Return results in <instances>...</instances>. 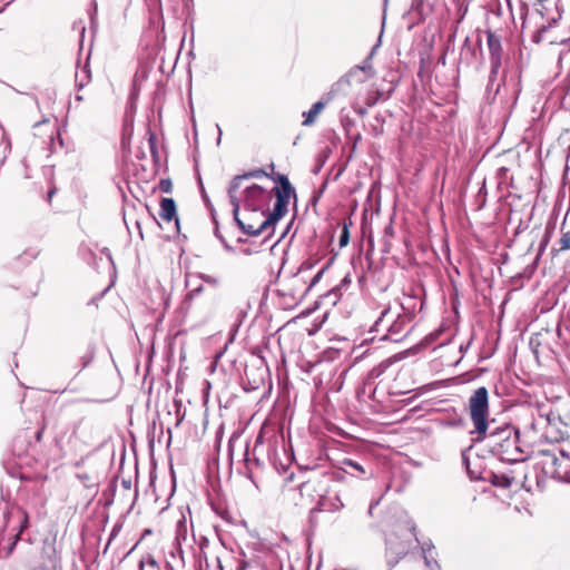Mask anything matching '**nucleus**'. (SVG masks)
I'll return each instance as SVG.
<instances>
[{
  "instance_id": "11",
  "label": "nucleus",
  "mask_w": 570,
  "mask_h": 570,
  "mask_svg": "<svg viewBox=\"0 0 570 570\" xmlns=\"http://www.w3.org/2000/svg\"><path fill=\"white\" fill-rule=\"evenodd\" d=\"M570 250V226L563 222L561 226V237L559 240L551 247V255L553 257L558 256L562 252Z\"/></svg>"
},
{
  "instance_id": "21",
  "label": "nucleus",
  "mask_w": 570,
  "mask_h": 570,
  "mask_svg": "<svg viewBox=\"0 0 570 570\" xmlns=\"http://www.w3.org/2000/svg\"><path fill=\"white\" fill-rule=\"evenodd\" d=\"M348 240H350V233H348L347 226L345 225L340 235V246L341 247L346 246L348 244Z\"/></svg>"
},
{
  "instance_id": "31",
  "label": "nucleus",
  "mask_w": 570,
  "mask_h": 570,
  "mask_svg": "<svg viewBox=\"0 0 570 570\" xmlns=\"http://www.w3.org/2000/svg\"><path fill=\"white\" fill-rule=\"evenodd\" d=\"M356 70H363L368 72V77L373 75L372 67L371 66H364V67H356Z\"/></svg>"
},
{
  "instance_id": "33",
  "label": "nucleus",
  "mask_w": 570,
  "mask_h": 570,
  "mask_svg": "<svg viewBox=\"0 0 570 570\" xmlns=\"http://www.w3.org/2000/svg\"><path fill=\"white\" fill-rule=\"evenodd\" d=\"M498 73H493V66H491L490 75H489V81L492 82Z\"/></svg>"
},
{
  "instance_id": "16",
  "label": "nucleus",
  "mask_w": 570,
  "mask_h": 570,
  "mask_svg": "<svg viewBox=\"0 0 570 570\" xmlns=\"http://www.w3.org/2000/svg\"><path fill=\"white\" fill-rule=\"evenodd\" d=\"M423 559L426 568L430 570H441V566L433 554L426 553L425 547H423Z\"/></svg>"
},
{
  "instance_id": "29",
  "label": "nucleus",
  "mask_w": 570,
  "mask_h": 570,
  "mask_svg": "<svg viewBox=\"0 0 570 570\" xmlns=\"http://www.w3.org/2000/svg\"><path fill=\"white\" fill-rule=\"evenodd\" d=\"M542 453H543L544 455H549V456H551V463H552V465H554V466H556V465L558 464V458H557L553 453H551L550 451H543Z\"/></svg>"
},
{
  "instance_id": "19",
  "label": "nucleus",
  "mask_w": 570,
  "mask_h": 570,
  "mask_svg": "<svg viewBox=\"0 0 570 570\" xmlns=\"http://www.w3.org/2000/svg\"><path fill=\"white\" fill-rule=\"evenodd\" d=\"M159 189L163 193L169 194L173 190V183L169 178L161 179L159 181Z\"/></svg>"
},
{
  "instance_id": "14",
  "label": "nucleus",
  "mask_w": 570,
  "mask_h": 570,
  "mask_svg": "<svg viewBox=\"0 0 570 570\" xmlns=\"http://www.w3.org/2000/svg\"><path fill=\"white\" fill-rule=\"evenodd\" d=\"M554 227L556 225L553 223H549L547 226H546V230H544V235L540 242V246H539V252H538V256L542 255V253L546 250L549 242H550V238L552 236V233L554 230Z\"/></svg>"
},
{
  "instance_id": "5",
  "label": "nucleus",
  "mask_w": 570,
  "mask_h": 570,
  "mask_svg": "<svg viewBox=\"0 0 570 570\" xmlns=\"http://www.w3.org/2000/svg\"><path fill=\"white\" fill-rule=\"evenodd\" d=\"M277 181L279 183V187H274L272 191L275 193L276 203L274 205V218H282L287 213V206L289 203V198L292 195L295 196V190L292 187L287 176L278 174Z\"/></svg>"
},
{
  "instance_id": "7",
  "label": "nucleus",
  "mask_w": 570,
  "mask_h": 570,
  "mask_svg": "<svg viewBox=\"0 0 570 570\" xmlns=\"http://www.w3.org/2000/svg\"><path fill=\"white\" fill-rule=\"evenodd\" d=\"M233 216H234V220L236 222L237 226L243 230L244 234H247L249 236H258L261 235L262 233H264L265 230H267L269 227H274V225L281 219V218H275V219H272L274 218V209L268 213L266 215V218L264 219V222H262L259 224V226H255L253 224H245L240 218H239V210L236 213L235 212V206H233Z\"/></svg>"
},
{
  "instance_id": "12",
  "label": "nucleus",
  "mask_w": 570,
  "mask_h": 570,
  "mask_svg": "<svg viewBox=\"0 0 570 570\" xmlns=\"http://www.w3.org/2000/svg\"><path fill=\"white\" fill-rule=\"evenodd\" d=\"M159 216L161 217L163 220H166V222H170V220L175 219L176 225L178 226L176 203L173 198H163L161 199Z\"/></svg>"
},
{
  "instance_id": "47",
  "label": "nucleus",
  "mask_w": 570,
  "mask_h": 570,
  "mask_svg": "<svg viewBox=\"0 0 570 570\" xmlns=\"http://www.w3.org/2000/svg\"><path fill=\"white\" fill-rule=\"evenodd\" d=\"M462 458H463L464 461L466 460V456H465L464 452L462 453Z\"/></svg>"
},
{
  "instance_id": "27",
  "label": "nucleus",
  "mask_w": 570,
  "mask_h": 570,
  "mask_svg": "<svg viewBox=\"0 0 570 570\" xmlns=\"http://www.w3.org/2000/svg\"><path fill=\"white\" fill-rule=\"evenodd\" d=\"M145 562H147L153 568H158V562L151 554L147 556Z\"/></svg>"
},
{
  "instance_id": "44",
  "label": "nucleus",
  "mask_w": 570,
  "mask_h": 570,
  "mask_svg": "<svg viewBox=\"0 0 570 570\" xmlns=\"http://www.w3.org/2000/svg\"><path fill=\"white\" fill-rule=\"evenodd\" d=\"M82 99H83L82 96H79V95L76 96L77 101H81Z\"/></svg>"
},
{
  "instance_id": "2",
  "label": "nucleus",
  "mask_w": 570,
  "mask_h": 570,
  "mask_svg": "<svg viewBox=\"0 0 570 570\" xmlns=\"http://www.w3.org/2000/svg\"><path fill=\"white\" fill-rule=\"evenodd\" d=\"M469 413L476 435H484L489 429V392L485 386L478 387L469 399Z\"/></svg>"
},
{
  "instance_id": "35",
  "label": "nucleus",
  "mask_w": 570,
  "mask_h": 570,
  "mask_svg": "<svg viewBox=\"0 0 570 570\" xmlns=\"http://www.w3.org/2000/svg\"><path fill=\"white\" fill-rule=\"evenodd\" d=\"M122 487L125 489L129 490L131 487V482L129 480H122Z\"/></svg>"
},
{
  "instance_id": "3",
  "label": "nucleus",
  "mask_w": 570,
  "mask_h": 570,
  "mask_svg": "<svg viewBox=\"0 0 570 570\" xmlns=\"http://www.w3.org/2000/svg\"><path fill=\"white\" fill-rule=\"evenodd\" d=\"M410 322V315L401 313L393 314L391 307H386L382 311L381 316L374 324V327L376 331H380V328L386 330L384 338L393 342H401L410 332L407 330Z\"/></svg>"
},
{
  "instance_id": "30",
  "label": "nucleus",
  "mask_w": 570,
  "mask_h": 570,
  "mask_svg": "<svg viewBox=\"0 0 570 570\" xmlns=\"http://www.w3.org/2000/svg\"><path fill=\"white\" fill-rule=\"evenodd\" d=\"M381 373H382V371H381V370H379V368H373V370L368 373V377H370V379L377 377Z\"/></svg>"
},
{
  "instance_id": "8",
  "label": "nucleus",
  "mask_w": 570,
  "mask_h": 570,
  "mask_svg": "<svg viewBox=\"0 0 570 570\" xmlns=\"http://www.w3.org/2000/svg\"><path fill=\"white\" fill-rule=\"evenodd\" d=\"M233 216H234V220L236 222L237 226L243 230L244 234H247L249 236H258L261 235L262 233H264L265 230H267L269 227H274V225L281 219V218H275V219H272L274 218V209L268 213L266 215V218L264 219V222H262L259 224V226H255L253 224H245L240 218H239V210L236 213L235 212V206H233Z\"/></svg>"
},
{
  "instance_id": "15",
  "label": "nucleus",
  "mask_w": 570,
  "mask_h": 570,
  "mask_svg": "<svg viewBox=\"0 0 570 570\" xmlns=\"http://www.w3.org/2000/svg\"><path fill=\"white\" fill-rule=\"evenodd\" d=\"M95 354V347L89 346L86 353L80 357V368L78 370V372H81L94 361Z\"/></svg>"
},
{
  "instance_id": "17",
  "label": "nucleus",
  "mask_w": 570,
  "mask_h": 570,
  "mask_svg": "<svg viewBox=\"0 0 570 570\" xmlns=\"http://www.w3.org/2000/svg\"><path fill=\"white\" fill-rule=\"evenodd\" d=\"M342 463L345 466L351 468L353 470L350 472L352 475H356L355 472H357L358 474H365V469L356 461L345 459Z\"/></svg>"
},
{
  "instance_id": "6",
  "label": "nucleus",
  "mask_w": 570,
  "mask_h": 570,
  "mask_svg": "<svg viewBox=\"0 0 570 570\" xmlns=\"http://www.w3.org/2000/svg\"><path fill=\"white\" fill-rule=\"evenodd\" d=\"M263 176H268L267 173L263 168L254 169L247 171L243 175L235 176L228 187V197L232 206H235V212L237 213L240 208V198L237 194L238 189L242 186L243 180L250 178H262Z\"/></svg>"
},
{
  "instance_id": "48",
  "label": "nucleus",
  "mask_w": 570,
  "mask_h": 570,
  "mask_svg": "<svg viewBox=\"0 0 570 570\" xmlns=\"http://www.w3.org/2000/svg\"><path fill=\"white\" fill-rule=\"evenodd\" d=\"M360 114H361V115H364V114H365V110L361 109V110H360Z\"/></svg>"
},
{
  "instance_id": "43",
  "label": "nucleus",
  "mask_w": 570,
  "mask_h": 570,
  "mask_svg": "<svg viewBox=\"0 0 570 570\" xmlns=\"http://www.w3.org/2000/svg\"><path fill=\"white\" fill-rule=\"evenodd\" d=\"M77 86L79 87V89H81L85 86V83L82 81H80L77 83Z\"/></svg>"
},
{
  "instance_id": "32",
  "label": "nucleus",
  "mask_w": 570,
  "mask_h": 570,
  "mask_svg": "<svg viewBox=\"0 0 570 570\" xmlns=\"http://www.w3.org/2000/svg\"><path fill=\"white\" fill-rule=\"evenodd\" d=\"M215 236H216L217 238H219V239L222 240V243L226 244L225 238H224V237H223V235L220 234V232H219V228H218V225H217V224H216V228H215ZM225 246L227 247V245H225Z\"/></svg>"
},
{
  "instance_id": "26",
  "label": "nucleus",
  "mask_w": 570,
  "mask_h": 570,
  "mask_svg": "<svg viewBox=\"0 0 570 570\" xmlns=\"http://www.w3.org/2000/svg\"><path fill=\"white\" fill-rule=\"evenodd\" d=\"M423 547H425L426 553L433 554L434 546H433L431 540L425 541V542L422 543V547H421L422 550H423Z\"/></svg>"
},
{
  "instance_id": "28",
  "label": "nucleus",
  "mask_w": 570,
  "mask_h": 570,
  "mask_svg": "<svg viewBox=\"0 0 570 570\" xmlns=\"http://www.w3.org/2000/svg\"><path fill=\"white\" fill-rule=\"evenodd\" d=\"M324 273V268H322L312 279L311 284H309V287L314 286L316 283L320 282L322 275Z\"/></svg>"
},
{
  "instance_id": "18",
  "label": "nucleus",
  "mask_w": 570,
  "mask_h": 570,
  "mask_svg": "<svg viewBox=\"0 0 570 570\" xmlns=\"http://www.w3.org/2000/svg\"><path fill=\"white\" fill-rule=\"evenodd\" d=\"M198 277L202 281H204L205 283H207L214 287L218 286V284H219V279L217 277L208 275V274L199 273Z\"/></svg>"
},
{
  "instance_id": "22",
  "label": "nucleus",
  "mask_w": 570,
  "mask_h": 570,
  "mask_svg": "<svg viewBox=\"0 0 570 570\" xmlns=\"http://www.w3.org/2000/svg\"><path fill=\"white\" fill-rule=\"evenodd\" d=\"M495 479H500V481H494V484L502 485L504 488H509L512 484V479L507 475L495 476Z\"/></svg>"
},
{
  "instance_id": "20",
  "label": "nucleus",
  "mask_w": 570,
  "mask_h": 570,
  "mask_svg": "<svg viewBox=\"0 0 570 570\" xmlns=\"http://www.w3.org/2000/svg\"><path fill=\"white\" fill-rule=\"evenodd\" d=\"M549 26H542L538 29V31L533 35L534 42H541L544 39V33L549 30Z\"/></svg>"
},
{
  "instance_id": "1",
  "label": "nucleus",
  "mask_w": 570,
  "mask_h": 570,
  "mask_svg": "<svg viewBox=\"0 0 570 570\" xmlns=\"http://www.w3.org/2000/svg\"><path fill=\"white\" fill-rule=\"evenodd\" d=\"M475 441H485L490 451L501 461L518 463L525 460L524 451L520 445L519 430L512 424L493 428L484 435H476Z\"/></svg>"
},
{
  "instance_id": "41",
  "label": "nucleus",
  "mask_w": 570,
  "mask_h": 570,
  "mask_svg": "<svg viewBox=\"0 0 570 570\" xmlns=\"http://www.w3.org/2000/svg\"><path fill=\"white\" fill-rule=\"evenodd\" d=\"M560 454H561L563 458H569L568 453H567L564 450H560Z\"/></svg>"
},
{
  "instance_id": "40",
  "label": "nucleus",
  "mask_w": 570,
  "mask_h": 570,
  "mask_svg": "<svg viewBox=\"0 0 570 570\" xmlns=\"http://www.w3.org/2000/svg\"><path fill=\"white\" fill-rule=\"evenodd\" d=\"M145 568V559H141L138 564V570H144Z\"/></svg>"
},
{
  "instance_id": "46",
  "label": "nucleus",
  "mask_w": 570,
  "mask_h": 570,
  "mask_svg": "<svg viewBox=\"0 0 570 570\" xmlns=\"http://www.w3.org/2000/svg\"><path fill=\"white\" fill-rule=\"evenodd\" d=\"M261 440H262V435H259V436L257 438V440H256V444H257L258 442H261Z\"/></svg>"
},
{
  "instance_id": "45",
  "label": "nucleus",
  "mask_w": 570,
  "mask_h": 570,
  "mask_svg": "<svg viewBox=\"0 0 570 570\" xmlns=\"http://www.w3.org/2000/svg\"><path fill=\"white\" fill-rule=\"evenodd\" d=\"M97 12V2H94V13Z\"/></svg>"
},
{
  "instance_id": "13",
  "label": "nucleus",
  "mask_w": 570,
  "mask_h": 570,
  "mask_svg": "<svg viewBox=\"0 0 570 570\" xmlns=\"http://www.w3.org/2000/svg\"><path fill=\"white\" fill-rule=\"evenodd\" d=\"M325 108V104L323 101L315 102L308 111H305L303 116L305 117L303 125L311 126L314 124L316 117L322 112Z\"/></svg>"
},
{
  "instance_id": "24",
  "label": "nucleus",
  "mask_w": 570,
  "mask_h": 570,
  "mask_svg": "<svg viewBox=\"0 0 570 570\" xmlns=\"http://www.w3.org/2000/svg\"><path fill=\"white\" fill-rule=\"evenodd\" d=\"M562 45L564 46V48L559 53V61L560 62H562L563 60L570 58V47L566 48V43H563V42H562Z\"/></svg>"
},
{
  "instance_id": "23",
  "label": "nucleus",
  "mask_w": 570,
  "mask_h": 570,
  "mask_svg": "<svg viewBox=\"0 0 570 570\" xmlns=\"http://www.w3.org/2000/svg\"><path fill=\"white\" fill-rule=\"evenodd\" d=\"M204 291V286L199 285L198 287L194 288L186 295L187 301H191L195 297H197L202 292Z\"/></svg>"
},
{
  "instance_id": "39",
  "label": "nucleus",
  "mask_w": 570,
  "mask_h": 570,
  "mask_svg": "<svg viewBox=\"0 0 570 570\" xmlns=\"http://www.w3.org/2000/svg\"><path fill=\"white\" fill-rule=\"evenodd\" d=\"M102 253L107 255V257H108V259H109L110 262H112L111 254H110V252H109V249H108V248H104V249H102Z\"/></svg>"
},
{
  "instance_id": "38",
  "label": "nucleus",
  "mask_w": 570,
  "mask_h": 570,
  "mask_svg": "<svg viewBox=\"0 0 570 570\" xmlns=\"http://www.w3.org/2000/svg\"><path fill=\"white\" fill-rule=\"evenodd\" d=\"M393 234V227L391 225L385 227V235H392Z\"/></svg>"
},
{
  "instance_id": "34",
  "label": "nucleus",
  "mask_w": 570,
  "mask_h": 570,
  "mask_svg": "<svg viewBox=\"0 0 570 570\" xmlns=\"http://www.w3.org/2000/svg\"><path fill=\"white\" fill-rule=\"evenodd\" d=\"M527 226H523L522 222H520L519 226L517 227L515 229V234H519L521 233L523 229H525Z\"/></svg>"
},
{
  "instance_id": "25",
  "label": "nucleus",
  "mask_w": 570,
  "mask_h": 570,
  "mask_svg": "<svg viewBox=\"0 0 570 570\" xmlns=\"http://www.w3.org/2000/svg\"><path fill=\"white\" fill-rule=\"evenodd\" d=\"M379 101V97L374 95V92H370L366 97V106L372 107Z\"/></svg>"
},
{
  "instance_id": "36",
  "label": "nucleus",
  "mask_w": 570,
  "mask_h": 570,
  "mask_svg": "<svg viewBox=\"0 0 570 570\" xmlns=\"http://www.w3.org/2000/svg\"><path fill=\"white\" fill-rule=\"evenodd\" d=\"M452 426H461L463 424V420L462 419H459L458 421H454L452 423H450Z\"/></svg>"
},
{
  "instance_id": "10",
  "label": "nucleus",
  "mask_w": 570,
  "mask_h": 570,
  "mask_svg": "<svg viewBox=\"0 0 570 570\" xmlns=\"http://www.w3.org/2000/svg\"><path fill=\"white\" fill-rule=\"evenodd\" d=\"M344 508V503L342 502L338 495L334 497H321L316 507L312 509V513L314 512H337Z\"/></svg>"
},
{
  "instance_id": "37",
  "label": "nucleus",
  "mask_w": 570,
  "mask_h": 570,
  "mask_svg": "<svg viewBox=\"0 0 570 570\" xmlns=\"http://www.w3.org/2000/svg\"><path fill=\"white\" fill-rule=\"evenodd\" d=\"M150 144H151V153H153L154 155H156V154H157V151H156L155 146H154V135H151V136H150Z\"/></svg>"
},
{
  "instance_id": "4",
  "label": "nucleus",
  "mask_w": 570,
  "mask_h": 570,
  "mask_svg": "<svg viewBox=\"0 0 570 570\" xmlns=\"http://www.w3.org/2000/svg\"><path fill=\"white\" fill-rule=\"evenodd\" d=\"M271 198V193L256 184L247 186L243 190L244 208L253 213L261 212L264 216L267 215L265 207L268 205Z\"/></svg>"
},
{
  "instance_id": "9",
  "label": "nucleus",
  "mask_w": 570,
  "mask_h": 570,
  "mask_svg": "<svg viewBox=\"0 0 570 570\" xmlns=\"http://www.w3.org/2000/svg\"><path fill=\"white\" fill-rule=\"evenodd\" d=\"M487 43L490 52V63L493 66V73H498L502 63L501 39L492 31L487 32Z\"/></svg>"
},
{
  "instance_id": "42",
  "label": "nucleus",
  "mask_w": 570,
  "mask_h": 570,
  "mask_svg": "<svg viewBox=\"0 0 570 570\" xmlns=\"http://www.w3.org/2000/svg\"><path fill=\"white\" fill-rule=\"evenodd\" d=\"M373 92H374L375 96L379 97V99L381 98V96H382L381 91L376 90V91H373Z\"/></svg>"
}]
</instances>
